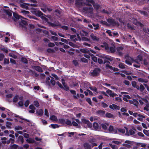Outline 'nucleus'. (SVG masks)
<instances>
[{"label":"nucleus","mask_w":149,"mask_h":149,"mask_svg":"<svg viewBox=\"0 0 149 149\" xmlns=\"http://www.w3.org/2000/svg\"><path fill=\"white\" fill-rule=\"evenodd\" d=\"M85 149H91V146L88 143H85L84 145Z\"/></svg>","instance_id":"24"},{"label":"nucleus","mask_w":149,"mask_h":149,"mask_svg":"<svg viewBox=\"0 0 149 149\" xmlns=\"http://www.w3.org/2000/svg\"><path fill=\"white\" fill-rule=\"evenodd\" d=\"M136 145L139 147H146V144L144 143H136Z\"/></svg>","instance_id":"31"},{"label":"nucleus","mask_w":149,"mask_h":149,"mask_svg":"<svg viewBox=\"0 0 149 149\" xmlns=\"http://www.w3.org/2000/svg\"><path fill=\"white\" fill-rule=\"evenodd\" d=\"M101 47H102L105 48V49L108 51H110L111 52H114L115 51V47L113 43L111 46L109 47L107 43L104 42L103 44L101 45Z\"/></svg>","instance_id":"1"},{"label":"nucleus","mask_w":149,"mask_h":149,"mask_svg":"<svg viewBox=\"0 0 149 149\" xmlns=\"http://www.w3.org/2000/svg\"><path fill=\"white\" fill-rule=\"evenodd\" d=\"M93 25L94 27V29L95 30H96L98 28L99 26L98 24H93Z\"/></svg>","instance_id":"45"},{"label":"nucleus","mask_w":149,"mask_h":149,"mask_svg":"<svg viewBox=\"0 0 149 149\" xmlns=\"http://www.w3.org/2000/svg\"><path fill=\"white\" fill-rule=\"evenodd\" d=\"M13 15L14 17L17 19H22V18L24 19H25V18H22V16L19 15H18L16 13H14L13 14Z\"/></svg>","instance_id":"23"},{"label":"nucleus","mask_w":149,"mask_h":149,"mask_svg":"<svg viewBox=\"0 0 149 149\" xmlns=\"http://www.w3.org/2000/svg\"><path fill=\"white\" fill-rule=\"evenodd\" d=\"M101 104L102 107L104 108H106L108 107L107 105L104 102H102Z\"/></svg>","instance_id":"59"},{"label":"nucleus","mask_w":149,"mask_h":149,"mask_svg":"<svg viewBox=\"0 0 149 149\" xmlns=\"http://www.w3.org/2000/svg\"><path fill=\"white\" fill-rule=\"evenodd\" d=\"M132 144V142L130 141L127 140L125 141V143H123V146H125L127 148L131 147Z\"/></svg>","instance_id":"7"},{"label":"nucleus","mask_w":149,"mask_h":149,"mask_svg":"<svg viewBox=\"0 0 149 149\" xmlns=\"http://www.w3.org/2000/svg\"><path fill=\"white\" fill-rule=\"evenodd\" d=\"M33 103L34 105L36 107H38L39 106V104L38 101H35Z\"/></svg>","instance_id":"43"},{"label":"nucleus","mask_w":149,"mask_h":149,"mask_svg":"<svg viewBox=\"0 0 149 149\" xmlns=\"http://www.w3.org/2000/svg\"><path fill=\"white\" fill-rule=\"evenodd\" d=\"M75 121H73L72 122V124L74 126H77L78 125V124H80L81 122L79 121V120L78 119H76Z\"/></svg>","instance_id":"16"},{"label":"nucleus","mask_w":149,"mask_h":149,"mask_svg":"<svg viewBox=\"0 0 149 149\" xmlns=\"http://www.w3.org/2000/svg\"><path fill=\"white\" fill-rule=\"evenodd\" d=\"M4 57V55L1 53L0 54V61H2Z\"/></svg>","instance_id":"61"},{"label":"nucleus","mask_w":149,"mask_h":149,"mask_svg":"<svg viewBox=\"0 0 149 149\" xmlns=\"http://www.w3.org/2000/svg\"><path fill=\"white\" fill-rule=\"evenodd\" d=\"M106 93H108L110 96L114 97L116 96L117 94L114 93L112 92V91L110 90H108L106 91Z\"/></svg>","instance_id":"14"},{"label":"nucleus","mask_w":149,"mask_h":149,"mask_svg":"<svg viewBox=\"0 0 149 149\" xmlns=\"http://www.w3.org/2000/svg\"><path fill=\"white\" fill-rule=\"evenodd\" d=\"M86 4V5H93L94 7L97 10L100 7V6L97 4L94 3L93 0H87Z\"/></svg>","instance_id":"3"},{"label":"nucleus","mask_w":149,"mask_h":149,"mask_svg":"<svg viewBox=\"0 0 149 149\" xmlns=\"http://www.w3.org/2000/svg\"><path fill=\"white\" fill-rule=\"evenodd\" d=\"M132 86L136 88L137 89H139V86H138L136 85V82L135 81H133L132 82Z\"/></svg>","instance_id":"29"},{"label":"nucleus","mask_w":149,"mask_h":149,"mask_svg":"<svg viewBox=\"0 0 149 149\" xmlns=\"http://www.w3.org/2000/svg\"><path fill=\"white\" fill-rule=\"evenodd\" d=\"M15 129V130H22V127L20 126L16 127Z\"/></svg>","instance_id":"63"},{"label":"nucleus","mask_w":149,"mask_h":149,"mask_svg":"<svg viewBox=\"0 0 149 149\" xmlns=\"http://www.w3.org/2000/svg\"><path fill=\"white\" fill-rule=\"evenodd\" d=\"M139 88L141 91H143L144 89V88L142 85H141Z\"/></svg>","instance_id":"48"},{"label":"nucleus","mask_w":149,"mask_h":149,"mask_svg":"<svg viewBox=\"0 0 149 149\" xmlns=\"http://www.w3.org/2000/svg\"><path fill=\"white\" fill-rule=\"evenodd\" d=\"M29 103V100L26 101L24 103V105L26 107H27Z\"/></svg>","instance_id":"57"},{"label":"nucleus","mask_w":149,"mask_h":149,"mask_svg":"<svg viewBox=\"0 0 149 149\" xmlns=\"http://www.w3.org/2000/svg\"><path fill=\"white\" fill-rule=\"evenodd\" d=\"M130 98V97L129 95H125L124 96L123 100L124 101L127 102L128 101V99Z\"/></svg>","instance_id":"30"},{"label":"nucleus","mask_w":149,"mask_h":149,"mask_svg":"<svg viewBox=\"0 0 149 149\" xmlns=\"http://www.w3.org/2000/svg\"><path fill=\"white\" fill-rule=\"evenodd\" d=\"M106 116L109 118H113V116L111 113H107L106 114Z\"/></svg>","instance_id":"32"},{"label":"nucleus","mask_w":149,"mask_h":149,"mask_svg":"<svg viewBox=\"0 0 149 149\" xmlns=\"http://www.w3.org/2000/svg\"><path fill=\"white\" fill-rule=\"evenodd\" d=\"M81 51L84 53H88L91 56H92L93 54L89 52L86 49H81Z\"/></svg>","instance_id":"26"},{"label":"nucleus","mask_w":149,"mask_h":149,"mask_svg":"<svg viewBox=\"0 0 149 149\" xmlns=\"http://www.w3.org/2000/svg\"><path fill=\"white\" fill-rule=\"evenodd\" d=\"M14 116H15L16 118H15V119L17 121H19V122H22L19 120L20 119H22V120H25L26 121H27L29 122V120H27V119H24V118H21L20 117H19L17 116V115H16L15 114H14Z\"/></svg>","instance_id":"21"},{"label":"nucleus","mask_w":149,"mask_h":149,"mask_svg":"<svg viewBox=\"0 0 149 149\" xmlns=\"http://www.w3.org/2000/svg\"><path fill=\"white\" fill-rule=\"evenodd\" d=\"M41 9L44 12H46L47 10L49 12L51 11L52 10V9L48 7H46L45 8H41Z\"/></svg>","instance_id":"28"},{"label":"nucleus","mask_w":149,"mask_h":149,"mask_svg":"<svg viewBox=\"0 0 149 149\" xmlns=\"http://www.w3.org/2000/svg\"><path fill=\"white\" fill-rule=\"evenodd\" d=\"M6 137H3L1 138V140H2V142L3 143H5L6 142Z\"/></svg>","instance_id":"55"},{"label":"nucleus","mask_w":149,"mask_h":149,"mask_svg":"<svg viewBox=\"0 0 149 149\" xmlns=\"http://www.w3.org/2000/svg\"><path fill=\"white\" fill-rule=\"evenodd\" d=\"M18 105L20 107H22L23 106V100H19L18 103Z\"/></svg>","instance_id":"41"},{"label":"nucleus","mask_w":149,"mask_h":149,"mask_svg":"<svg viewBox=\"0 0 149 149\" xmlns=\"http://www.w3.org/2000/svg\"><path fill=\"white\" fill-rule=\"evenodd\" d=\"M106 32L108 33L109 36H111L112 34L111 31L110 30H108L106 31Z\"/></svg>","instance_id":"60"},{"label":"nucleus","mask_w":149,"mask_h":149,"mask_svg":"<svg viewBox=\"0 0 149 149\" xmlns=\"http://www.w3.org/2000/svg\"><path fill=\"white\" fill-rule=\"evenodd\" d=\"M93 127L95 130H97L98 127V124L97 123H94L93 125Z\"/></svg>","instance_id":"37"},{"label":"nucleus","mask_w":149,"mask_h":149,"mask_svg":"<svg viewBox=\"0 0 149 149\" xmlns=\"http://www.w3.org/2000/svg\"><path fill=\"white\" fill-rule=\"evenodd\" d=\"M50 126H51L52 128H56L58 127V125L57 124H52L50 125Z\"/></svg>","instance_id":"42"},{"label":"nucleus","mask_w":149,"mask_h":149,"mask_svg":"<svg viewBox=\"0 0 149 149\" xmlns=\"http://www.w3.org/2000/svg\"><path fill=\"white\" fill-rule=\"evenodd\" d=\"M36 113L39 115H42L43 113V111L41 109H38L36 110Z\"/></svg>","instance_id":"27"},{"label":"nucleus","mask_w":149,"mask_h":149,"mask_svg":"<svg viewBox=\"0 0 149 149\" xmlns=\"http://www.w3.org/2000/svg\"><path fill=\"white\" fill-rule=\"evenodd\" d=\"M20 6L22 8L27 9L28 8V4L25 3H20Z\"/></svg>","instance_id":"20"},{"label":"nucleus","mask_w":149,"mask_h":149,"mask_svg":"<svg viewBox=\"0 0 149 149\" xmlns=\"http://www.w3.org/2000/svg\"><path fill=\"white\" fill-rule=\"evenodd\" d=\"M105 58L110 61H112L113 60V58L112 57L109 56H106Z\"/></svg>","instance_id":"52"},{"label":"nucleus","mask_w":149,"mask_h":149,"mask_svg":"<svg viewBox=\"0 0 149 149\" xmlns=\"http://www.w3.org/2000/svg\"><path fill=\"white\" fill-rule=\"evenodd\" d=\"M31 12L33 14L38 16H41L43 15V14L39 10L37 11L36 10H32Z\"/></svg>","instance_id":"8"},{"label":"nucleus","mask_w":149,"mask_h":149,"mask_svg":"<svg viewBox=\"0 0 149 149\" xmlns=\"http://www.w3.org/2000/svg\"><path fill=\"white\" fill-rule=\"evenodd\" d=\"M125 63L128 65H131L132 63H135L134 60L130 57L128 55L125 56Z\"/></svg>","instance_id":"4"},{"label":"nucleus","mask_w":149,"mask_h":149,"mask_svg":"<svg viewBox=\"0 0 149 149\" xmlns=\"http://www.w3.org/2000/svg\"><path fill=\"white\" fill-rule=\"evenodd\" d=\"M143 133L146 136H149V130H144L143 131Z\"/></svg>","instance_id":"38"},{"label":"nucleus","mask_w":149,"mask_h":149,"mask_svg":"<svg viewBox=\"0 0 149 149\" xmlns=\"http://www.w3.org/2000/svg\"><path fill=\"white\" fill-rule=\"evenodd\" d=\"M26 141L29 143H33L35 142L34 140L31 138H29L26 140Z\"/></svg>","instance_id":"34"},{"label":"nucleus","mask_w":149,"mask_h":149,"mask_svg":"<svg viewBox=\"0 0 149 149\" xmlns=\"http://www.w3.org/2000/svg\"><path fill=\"white\" fill-rule=\"evenodd\" d=\"M137 99L139 101L140 104H143L144 103H146V107H145L144 108V110H146V111H148L149 109L147 107H149V103H148V101L144 98H140Z\"/></svg>","instance_id":"2"},{"label":"nucleus","mask_w":149,"mask_h":149,"mask_svg":"<svg viewBox=\"0 0 149 149\" xmlns=\"http://www.w3.org/2000/svg\"><path fill=\"white\" fill-rule=\"evenodd\" d=\"M106 68L107 69H109L111 70H113L114 71H117L118 69L117 68H113L112 66H110L109 64H107L106 65Z\"/></svg>","instance_id":"11"},{"label":"nucleus","mask_w":149,"mask_h":149,"mask_svg":"<svg viewBox=\"0 0 149 149\" xmlns=\"http://www.w3.org/2000/svg\"><path fill=\"white\" fill-rule=\"evenodd\" d=\"M66 124L68 125H72V123L69 120H67L66 121H65V123Z\"/></svg>","instance_id":"50"},{"label":"nucleus","mask_w":149,"mask_h":149,"mask_svg":"<svg viewBox=\"0 0 149 149\" xmlns=\"http://www.w3.org/2000/svg\"><path fill=\"white\" fill-rule=\"evenodd\" d=\"M137 129L139 131H141L142 130V127L141 125H138L136 127Z\"/></svg>","instance_id":"64"},{"label":"nucleus","mask_w":149,"mask_h":149,"mask_svg":"<svg viewBox=\"0 0 149 149\" xmlns=\"http://www.w3.org/2000/svg\"><path fill=\"white\" fill-rule=\"evenodd\" d=\"M9 63V58H5L4 59V63L5 64H8Z\"/></svg>","instance_id":"35"},{"label":"nucleus","mask_w":149,"mask_h":149,"mask_svg":"<svg viewBox=\"0 0 149 149\" xmlns=\"http://www.w3.org/2000/svg\"><path fill=\"white\" fill-rule=\"evenodd\" d=\"M125 64L123 63H121L119 65V67L121 69H123L125 68Z\"/></svg>","instance_id":"40"},{"label":"nucleus","mask_w":149,"mask_h":149,"mask_svg":"<svg viewBox=\"0 0 149 149\" xmlns=\"http://www.w3.org/2000/svg\"><path fill=\"white\" fill-rule=\"evenodd\" d=\"M41 17L43 20L45 21V22H48V19L47 18H46L45 17L43 16H41Z\"/></svg>","instance_id":"53"},{"label":"nucleus","mask_w":149,"mask_h":149,"mask_svg":"<svg viewBox=\"0 0 149 149\" xmlns=\"http://www.w3.org/2000/svg\"><path fill=\"white\" fill-rule=\"evenodd\" d=\"M102 126L104 130H106L108 127V125L107 124H102Z\"/></svg>","instance_id":"36"},{"label":"nucleus","mask_w":149,"mask_h":149,"mask_svg":"<svg viewBox=\"0 0 149 149\" xmlns=\"http://www.w3.org/2000/svg\"><path fill=\"white\" fill-rule=\"evenodd\" d=\"M142 57L141 56H139L136 59L134 60L135 63L134 64V66L136 68H139L140 67V64L142 60Z\"/></svg>","instance_id":"5"},{"label":"nucleus","mask_w":149,"mask_h":149,"mask_svg":"<svg viewBox=\"0 0 149 149\" xmlns=\"http://www.w3.org/2000/svg\"><path fill=\"white\" fill-rule=\"evenodd\" d=\"M109 108L113 110H119L120 109V107L116 105L113 104L112 105H110L109 106Z\"/></svg>","instance_id":"12"},{"label":"nucleus","mask_w":149,"mask_h":149,"mask_svg":"<svg viewBox=\"0 0 149 149\" xmlns=\"http://www.w3.org/2000/svg\"><path fill=\"white\" fill-rule=\"evenodd\" d=\"M23 97L21 96L19 97L17 95L15 96L14 98L13 99V102H16L18 101H19V100H22Z\"/></svg>","instance_id":"15"},{"label":"nucleus","mask_w":149,"mask_h":149,"mask_svg":"<svg viewBox=\"0 0 149 149\" xmlns=\"http://www.w3.org/2000/svg\"><path fill=\"white\" fill-rule=\"evenodd\" d=\"M22 61L25 63H27V61L26 59L25 58H22Z\"/></svg>","instance_id":"51"},{"label":"nucleus","mask_w":149,"mask_h":149,"mask_svg":"<svg viewBox=\"0 0 149 149\" xmlns=\"http://www.w3.org/2000/svg\"><path fill=\"white\" fill-rule=\"evenodd\" d=\"M18 140L21 141L22 143H23L24 141L23 136H19V137Z\"/></svg>","instance_id":"44"},{"label":"nucleus","mask_w":149,"mask_h":149,"mask_svg":"<svg viewBox=\"0 0 149 149\" xmlns=\"http://www.w3.org/2000/svg\"><path fill=\"white\" fill-rule=\"evenodd\" d=\"M33 69L40 72H42V71L41 68L38 66H33Z\"/></svg>","instance_id":"19"},{"label":"nucleus","mask_w":149,"mask_h":149,"mask_svg":"<svg viewBox=\"0 0 149 149\" xmlns=\"http://www.w3.org/2000/svg\"><path fill=\"white\" fill-rule=\"evenodd\" d=\"M109 131L111 132H112L113 133V127L112 126H110L109 127Z\"/></svg>","instance_id":"49"},{"label":"nucleus","mask_w":149,"mask_h":149,"mask_svg":"<svg viewBox=\"0 0 149 149\" xmlns=\"http://www.w3.org/2000/svg\"><path fill=\"white\" fill-rule=\"evenodd\" d=\"M50 118L51 120L55 121H56L58 120L57 117L54 115L51 116L50 117Z\"/></svg>","instance_id":"33"},{"label":"nucleus","mask_w":149,"mask_h":149,"mask_svg":"<svg viewBox=\"0 0 149 149\" xmlns=\"http://www.w3.org/2000/svg\"><path fill=\"white\" fill-rule=\"evenodd\" d=\"M90 37L91 38L95 41H97L99 40V38L95 36L93 34H91Z\"/></svg>","instance_id":"17"},{"label":"nucleus","mask_w":149,"mask_h":149,"mask_svg":"<svg viewBox=\"0 0 149 149\" xmlns=\"http://www.w3.org/2000/svg\"><path fill=\"white\" fill-rule=\"evenodd\" d=\"M139 117L137 118V119L138 120L140 121H142L143 120L146 118L145 116L143 115L139 114Z\"/></svg>","instance_id":"22"},{"label":"nucleus","mask_w":149,"mask_h":149,"mask_svg":"<svg viewBox=\"0 0 149 149\" xmlns=\"http://www.w3.org/2000/svg\"><path fill=\"white\" fill-rule=\"evenodd\" d=\"M100 69L97 68H95L92 72L91 74L93 76L97 75L100 72Z\"/></svg>","instance_id":"10"},{"label":"nucleus","mask_w":149,"mask_h":149,"mask_svg":"<svg viewBox=\"0 0 149 149\" xmlns=\"http://www.w3.org/2000/svg\"><path fill=\"white\" fill-rule=\"evenodd\" d=\"M59 122L61 124H64L65 123V121L63 119H60L59 120Z\"/></svg>","instance_id":"56"},{"label":"nucleus","mask_w":149,"mask_h":149,"mask_svg":"<svg viewBox=\"0 0 149 149\" xmlns=\"http://www.w3.org/2000/svg\"><path fill=\"white\" fill-rule=\"evenodd\" d=\"M117 51V52L120 55H122V52L123 51V48L122 46H119L117 47L116 48Z\"/></svg>","instance_id":"13"},{"label":"nucleus","mask_w":149,"mask_h":149,"mask_svg":"<svg viewBox=\"0 0 149 149\" xmlns=\"http://www.w3.org/2000/svg\"><path fill=\"white\" fill-rule=\"evenodd\" d=\"M129 134L128 133V134L130 135H133V134H134V133H135V132L134 131L132 130H129Z\"/></svg>","instance_id":"54"},{"label":"nucleus","mask_w":149,"mask_h":149,"mask_svg":"<svg viewBox=\"0 0 149 149\" xmlns=\"http://www.w3.org/2000/svg\"><path fill=\"white\" fill-rule=\"evenodd\" d=\"M90 89L92 91L95 95L98 94L99 92L98 91L96 88L93 87H91L90 88Z\"/></svg>","instance_id":"18"},{"label":"nucleus","mask_w":149,"mask_h":149,"mask_svg":"<svg viewBox=\"0 0 149 149\" xmlns=\"http://www.w3.org/2000/svg\"><path fill=\"white\" fill-rule=\"evenodd\" d=\"M81 61L82 62L84 63H87L88 62V60L84 57L81 58Z\"/></svg>","instance_id":"46"},{"label":"nucleus","mask_w":149,"mask_h":149,"mask_svg":"<svg viewBox=\"0 0 149 149\" xmlns=\"http://www.w3.org/2000/svg\"><path fill=\"white\" fill-rule=\"evenodd\" d=\"M80 124H86L90 128L92 127V124L89 121L84 118L81 119V122Z\"/></svg>","instance_id":"6"},{"label":"nucleus","mask_w":149,"mask_h":149,"mask_svg":"<svg viewBox=\"0 0 149 149\" xmlns=\"http://www.w3.org/2000/svg\"><path fill=\"white\" fill-rule=\"evenodd\" d=\"M92 60L95 62H96L97 61V58L95 56H92Z\"/></svg>","instance_id":"58"},{"label":"nucleus","mask_w":149,"mask_h":149,"mask_svg":"<svg viewBox=\"0 0 149 149\" xmlns=\"http://www.w3.org/2000/svg\"><path fill=\"white\" fill-rule=\"evenodd\" d=\"M21 23L22 24H23L24 25H26L27 24V22L26 20H24V19H21Z\"/></svg>","instance_id":"47"},{"label":"nucleus","mask_w":149,"mask_h":149,"mask_svg":"<svg viewBox=\"0 0 149 149\" xmlns=\"http://www.w3.org/2000/svg\"><path fill=\"white\" fill-rule=\"evenodd\" d=\"M21 13H22L23 15H24L25 16H27L30 18V17H29V13L28 11H26L25 10H22L21 11Z\"/></svg>","instance_id":"25"},{"label":"nucleus","mask_w":149,"mask_h":149,"mask_svg":"<svg viewBox=\"0 0 149 149\" xmlns=\"http://www.w3.org/2000/svg\"><path fill=\"white\" fill-rule=\"evenodd\" d=\"M9 55L10 56L13 57L14 58H17L16 55L14 54L13 53H9Z\"/></svg>","instance_id":"39"},{"label":"nucleus","mask_w":149,"mask_h":149,"mask_svg":"<svg viewBox=\"0 0 149 149\" xmlns=\"http://www.w3.org/2000/svg\"><path fill=\"white\" fill-rule=\"evenodd\" d=\"M118 130L119 132L122 133H124L126 131L125 134L127 135H129V134H128V132H127V129L126 127H125L124 129H119Z\"/></svg>","instance_id":"9"},{"label":"nucleus","mask_w":149,"mask_h":149,"mask_svg":"<svg viewBox=\"0 0 149 149\" xmlns=\"http://www.w3.org/2000/svg\"><path fill=\"white\" fill-rule=\"evenodd\" d=\"M45 115L47 116H49V113L47 109H45Z\"/></svg>","instance_id":"62"}]
</instances>
